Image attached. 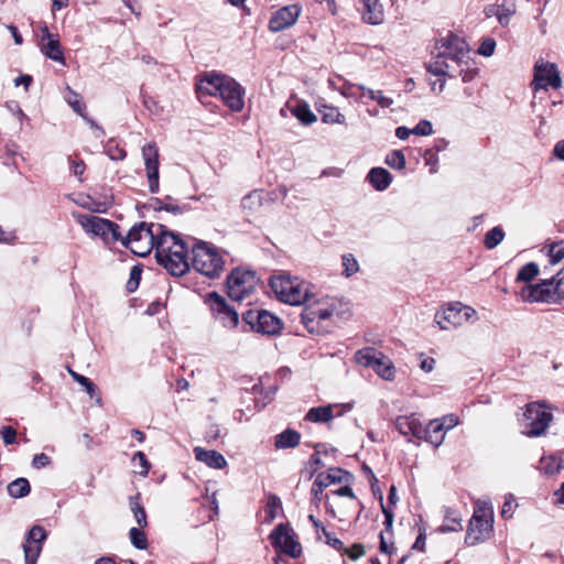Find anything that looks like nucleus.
<instances>
[{
	"mask_svg": "<svg viewBox=\"0 0 564 564\" xmlns=\"http://www.w3.org/2000/svg\"><path fill=\"white\" fill-rule=\"evenodd\" d=\"M156 240L155 258L172 275H183L189 270L188 247L173 231L164 227Z\"/></svg>",
	"mask_w": 564,
	"mask_h": 564,
	"instance_id": "f257e3e1",
	"label": "nucleus"
},
{
	"mask_svg": "<svg viewBox=\"0 0 564 564\" xmlns=\"http://www.w3.org/2000/svg\"><path fill=\"white\" fill-rule=\"evenodd\" d=\"M198 96H218L232 111H241L243 102V89L232 77L210 72L202 76L196 85Z\"/></svg>",
	"mask_w": 564,
	"mask_h": 564,
	"instance_id": "f03ea898",
	"label": "nucleus"
},
{
	"mask_svg": "<svg viewBox=\"0 0 564 564\" xmlns=\"http://www.w3.org/2000/svg\"><path fill=\"white\" fill-rule=\"evenodd\" d=\"M227 257V251L209 242L195 240L192 246L189 267L192 265L197 273L210 280H216L225 272Z\"/></svg>",
	"mask_w": 564,
	"mask_h": 564,
	"instance_id": "7ed1b4c3",
	"label": "nucleus"
},
{
	"mask_svg": "<svg viewBox=\"0 0 564 564\" xmlns=\"http://www.w3.org/2000/svg\"><path fill=\"white\" fill-rule=\"evenodd\" d=\"M301 314L302 322L311 333L325 330L326 324L330 321L334 313L338 310L340 303L336 297L322 296L316 299L313 293L305 303Z\"/></svg>",
	"mask_w": 564,
	"mask_h": 564,
	"instance_id": "20e7f679",
	"label": "nucleus"
},
{
	"mask_svg": "<svg viewBox=\"0 0 564 564\" xmlns=\"http://www.w3.org/2000/svg\"><path fill=\"white\" fill-rule=\"evenodd\" d=\"M270 288L279 301L295 306L303 305L312 293L308 282L289 274L272 276Z\"/></svg>",
	"mask_w": 564,
	"mask_h": 564,
	"instance_id": "39448f33",
	"label": "nucleus"
},
{
	"mask_svg": "<svg viewBox=\"0 0 564 564\" xmlns=\"http://www.w3.org/2000/svg\"><path fill=\"white\" fill-rule=\"evenodd\" d=\"M494 532V508L490 502L477 500L467 525L465 543L474 546L489 540Z\"/></svg>",
	"mask_w": 564,
	"mask_h": 564,
	"instance_id": "423d86ee",
	"label": "nucleus"
},
{
	"mask_svg": "<svg viewBox=\"0 0 564 564\" xmlns=\"http://www.w3.org/2000/svg\"><path fill=\"white\" fill-rule=\"evenodd\" d=\"M165 226L161 224L140 223L133 226L126 237L121 236L122 245L139 257L148 256L156 247V240L160 238Z\"/></svg>",
	"mask_w": 564,
	"mask_h": 564,
	"instance_id": "0eeeda50",
	"label": "nucleus"
},
{
	"mask_svg": "<svg viewBox=\"0 0 564 564\" xmlns=\"http://www.w3.org/2000/svg\"><path fill=\"white\" fill-rule=\"evenodd\" d=\"M436 55L427 66V72L440 77H454V69L458 66V37L449 33L446 37L437 42Z\"/></svg>",
	"mask_w": 564,
	"mask_h": 564,
	"instance_id": "6e6552de",
	"label": "nucleus"
},
{
	"mask_svg": "<svg viewBox=\"0 0 564 564\" xmlns=\"http://www.w3.org/2000/svg\"><path fill=\"white\" fill-rule=\"evenodd\" d=\"M355 360L362 367L373 369L383 380L391 381L395 377V369L390 358L373 347H365L356 351Z\"/></svg>",
	"mask_w": 564,
	"mask_h": 564,
	"instance_id": "1a4fd4ad",
	"label": "nucleus"
},
{
	"mask_svg": "<svg viewBox=\"0 0 564 564\" xmlns=\"http://www.w3.org/2000/svg\"><path fill=\"white\" fill-rule=\"evenodd\" d=\"M523 416V434L530 437L544 434L553 419V414L546 409L544 402L529 403Z\"/></svg>",
	"mask_w": 564,
	"mask_h": 564,
	"instance_id": "9d476101",
	"label": "nucleus"
},
{
	"mask_svg": "<svg viewBox=\"0 0 564 564\" xmlns=\"http://www.w3.org/2000/svg\"><path fill=\"white\" fill-rule=\"evenodd\" d=\"M76 220L87 234L98 236L106 242H115L121 239L119 226L111 220L83 214H78Z\"/></svg>",
	"mask_w": 564,
	"mask_h": 564,
	"instance_id": "9b49d317",
	"label": "nucleus"
},
{
	"mask_svg": "<svg viewBox=\"0 0 564 564\" xmlns=\"http://www.w3.org/2000/svg\"><path fill=\"white\" fill-rule=\"evenodd\" d=\"M257 276L251 271L235 269L227 276L228 295L231 300L240 302L253 292L257 285Z\"/></svg>",
	"mask_w": 564,
	"mask_h": 564,
	"instance_id": "f8f14e48",
	"label": "nucleus"
},
{
	"mask_svg": "<svg viewBox=\"0 0 564 564\" xmlns=\"http://www.w3.org/2000/svg\"><path fill=\"white\" fill-rule=\"evenodd\" d=\"M533 72L534 74L531 87L534 91L541 89L546 90L549 86L554 89H560L563 85L562 77L556 64L554 63L540 58L536 61Z\"/></svg>",
	"mask_w": 564,
	"mask_h": 564,
	"instance_id": "ddd939ff",
	"label": "nucleus"
},
{
	"mask_svg": "<svg viewBox=\"0 0 564 564\" xmlns=\"http://www.w3.org/2000/svg\"><path fill=\"white\" fill-rule=\"evenodd\" d=\"M520 296L522 301L529 303H560L554 278L545 279L536 284L524 285L520 291Z\"/></svg>",
	"mask_w": 564,
	"mask_h": 564,
	"instance_id": "4468645a",
	"label": "nucleus"
},
{
	"mask_svg": "<svg viewBox=\"0 0 564 564\" xmlns=\"http://www.w3.org/2000/svg\"><path fill=\"white\" fill-rule=\"evenodd\" d=\"M243 319L251 326V328L263 335H274L282 328L281 319L272 313L260 311H248L243 314Z\"/></svg>",
	"mask_w": 564,
	"mask_h": 564,
	"instance_id": "2eb2a0df",
	"label": "nucleus"
},
{
	"mask_svg": "<svg viewBox=\"0 0 564 564\" xmlns=\"http://www.w3.org/2000/svg\"><path fill=\"white\" fill-rule=\"evenodd\" d=\"M206 303L208 304L215 317L225 327L234 328L237 326L239 321L238 313L227 304L225 297L217 294L216 292H213L207 295Z\"/></svg>",
	"mask_w": 564,
	"mask_h": 564,
	"instance_id": "dca6fc26",
	"label": "nucleus"
},
{
	"mask_svg": "<svg viewBox=\"0 0 564 564\" xmlns=\"http://www.w3.org/2000/svg\"><path fill=\"white\" fill-rule=\"evenodd\" d=\"M458 424V419L454 415H448L442 420H432L423 427L422 440L437 447L444 441L445 434Z\"/></svg>",
	"mask_w": 564,
	"mask_h": 564,
	"instance_id": "f3484780",
	"label": "nucleus"
},
{
	"mask_svg": "<svg viewBox=\"0 0 564 564\" xmlns=\"http://www.w3.org/2000/svg\"><path fill=\"white\" fill-rule=\"evenodd\" d=\"M149 188L151 193L159 192V149L155 142L142 147Z\"/></svg>",
	"mask_w": 564,
	"mask_h": 564,
	"instance_id": "a211bd4d",
	"label": "nucleus"
},
{
	"mask_svg": "<svg viewBox=\"0 0 564 564\" xmlns=\"http://www.w3.org/2000/svg\"><path fill=\"white\" fill-rule=\"evenodd\" d=\"M272 544L280 549L283 553L297 557L301 554V545L290 534L288 528L284 524H279L270 534Z\"/></svg>",
	"mask_w": 564,
	"mask_h": 564,
	"instance_id": "6ab92c4d",
	"label": "nucleus"
},
{
	"mask_svg": "<svg viewBox=\"0 0 564 564\" xmlns=\"http://www.w3.org/2000/svg\"><path fill=\"white\" fill-rule=\"evenodd\" d=\"M301 7L290 4L279 9L269 21V29L272 32H280L292 26L301 14Z\"/></svg>",
	"mask_w": 564,
	"mask_h": 564,
	"instance_id": "aec40b11",
	"label": "nucleus"
},
{
	"mask_svg": "<svg viewBox=\"0 0 564 564\" xmlns=\"http://www.w3.org/2000/svg\"><path fill=\"white\" fill-rule=\"evenodd\" d=\"M517 2L518 0H501L499 3L488 4L484 8V14L486 18L495 17L502 28H507L517 13Z\"/></svg>",
	"mask_w": 564,
	"mask_h": 564,
	"instance_id": "412c9836",
	"label": "nucleus"
},
{
	"mask_svg": "<svg viewBox=\"0 0 564 564\" xmlns=\"http://www.w3.org/2000/svg\"><path fill=\"white\" fill-rule=\"evenodd\" d=\"M46 538V532L41 525H34L26 536L23 544L24 557L26 564H35L42 550V543Z\"/></svg>",
	"mask_w": 564,
	"mask_h": 564,
	"instance_id": "4be33fe9",
	"label": "nucleus"
},
{
	"mask_svg": "<svg viewBox=\"0 0 564 564\" xmlns=\"http://www.w3.org/2000/svg\"><path fill=\"white\" fill-rule=\"evenodd\" d=\"M41 52L50 59L65 65V57L57 35L52 34L46 25L42 26Z\"/></svg>",
	"mask_w": 564,
	"mask_h": 564,
	"instance_id": "5701e85b",
	"label": "nucleus"
},
{
	"mask_svg": "<svg viewBox=\"0 0 564 564\" xmlns=\"http://www.w3.org/2000/svg\"><path fill=\"white\" fill-rule=\"evenodd\" d=\"M394 427L404 436L412 435L417 440H422L423 426L416 414L399 415L394 420Z\"/></svg>",
	"mask_w": 564,
	"mask_h": 564,
	"instance_id": "b1692460",
	"label": "nucleus"
},
{
	"mask_svg": "<svg viewBox=\"0 0 564 564\" xmlns=\"http://www.w3.org/2000/svg\"><path fill=\"white\" fill-rule=\"evenodd\" d=\"M359 10L362 20L371 25L381 24L384 20V10L380 0H359Z\"/></svg>",
	"mask_w": 564,
	"mask_h": 564,
	"instance_id": "393cba45",
	"label": "nucleus"
},
{
	"mask_svg": "<svg viewBox=\"0 0 564 564\" xmlns=\"http://www.w3.org/2000/svg\"><path fill=\"white\" fill-rule=\"evenodd\" d=\"M194 455L198 462L204 463L210 468L223 469L227 465L225 457L216 451H208L202 447H195Z\"/></svg>",
	"mask_w": 564,
	"mask_h": 564,
	"instance_id": "a878e982",
	"label": "nucleus"
},
{
	"mask_svg": "<svg viewBox=\"0 0 564 564\" xmlns=\"http://www.w3.org/2000/svg\"><path fill=\"white\" fill-rule=\"evenodd\" d=\"M435 322L441 329L448 330L456 328L458 324V308L455 305H448L447 307L438 311L435 314Z\"/></svg>",
	"mask_w": 564,
	"mask_h": 564,
	"instance_id": "bb28decb",
	"label": "nucleus"
},
{
	"mask_svg": "<svg viewBox=\"0 0 564 564\" xmlns=\"http://www.w3.org/2000/svg\"><path fill=\"white\" fill-rule=\"evenodd\" d=\"M367 180L375 189L384 191L391 184L392 176L389 171L383 167H372L367 175Z\"/></svg>",
	"mask_w": 564,
	"mask_h": 564,
	"instance_id": "cd10ccee",
	"label": "nucleus"
},
{
	"mask_svg": "<svg viewBox=\"0 0 564 564\" xmlns=\"http://www.w3.org/2000/svg\"><path fill=\"white\" fill-rule=\"evenodd\" d=\"M301 435L299 432L288 429L278 434L274 438V446L278 449L294 448L300 444Z\"/></svg>",
	"mask_w": 564,
	"mask_h": 564,
	"instance_id": "c85d7f7f",
	"label": "nucleus"
},
{
	"mask_svg": "<svg viewBox=\"0 0 564 564\" xmlns=\"http://www.w3.org/2000/svg\"><path fill=\"white\" fill-rule=\"evenodd\" d=\"M334 406L328 404L324 406H315L308 410L305 419L314 423L329 422L334 417Z\"/></svg>",
	"mask_w": 564,
	"mask_h": 564,
	"instance_id": "c756f323",
	"label": "nucleus"
},
{
	"mask_svg": "<svg viewBox=\"0 0 564 564\" xmlns=\"http://www.w3.org/2000/svg\"><path fill=\"white\" fill-rule=\"evenodd\" d=\"M443 522L438 527V531L442 533H448L456 531L458 524V512L455 508L444 507L442 509Z\"/></svg>",
	"mask_w": 564,
	"mask_h": 564,
	"instance_id": "7c9ffc66",
	"label": "nucleus"
},
{
	"mask_svg": "<svg viewBox=\"0 0 564 564\" xmlns=\"http://www.w3.org/2000/svg\"><path fill=\"white\" fill-rule=\"evenodd\" d=\"M341 469H330L327 473H321L316 476L314 486H318L319 488H327L332 484L341 482Z\"/></svg>",
	"mask_w": 564,
	"mask_h": 564,
	"instance_id": "2f4dec72",
	"label": "nucleus"
},
{
	"mask_svg": "<svg viewBox=\"0 0 564 564\" xmlns=\"http://www.w3.org/2000/svg\"><path fill=\"white\" fill-rule=\"evenodd\" d=\"M70 93V97L67 99L69 106L73 108V110L78 113L79 116H82L89 124L91 128L96 129L99 134L97 137H100V135H104L105 132L104 130L98 127L94 120L87 118L84 113V109H85V105L80 102L79 100V96L74 93V91H69Z\"/></svg>",
	"mask_w": 564,
	"mask_h": 564,
	"instance_id": "473e14b6",
	"label": "nucleus"
},
{
	"mask_svg": "<svg viewBox=\"0 0 564 564\" xmlns=\"http://www.w3.org/2000/svg\"><path fill=\"white\" fill-rule=\"evenodd\" d=\"M31 486L26 478H18L8 485V494L12 498H23L30 494Z\"/></svg>",
	"mask_w": 564,
	"mask_h": 564,
	"instance_id": "72a5a7b5",
	"label": "nucleus"
},
{
	"mask_svg": "<svg viewBox=\"0 0 564 564\" xmlns=\"http://www.w3.org/2000/svg\"><path fill=\"white\" fill-rule=\"evenodd\" d=\"M264 200V192L261 189H254L248 195H246L241 200V206L243 209L248 210H257L262 206Z\"/></svg>",
	"mask_w": 564,
	"mask_h": 564,
	"instance_id": "f704fd0d",
	"label": "nucleus"
},
{
	"mask_svg": "<svg viewBox=\"0 0 564 564\" xmlns=\"http://www.w3.org/2000/svg\"><path fill=\"white\" fill-rule=\"evenodd\" d=\"M292 113L305 126H310L316 121V116L310 109L307 104H299L292 109Z\"/></svg>",
	"mask_w": 564,
	"mask_h": 564,
	"instance_id": "c9c22d12",
	"label": "nucleus"
},
{
	"mask_svg": "<svg viewBox=\"0 0 564 564\" xmlns=\"http://www.w3.org/2000/svg\"><path fill=\"white\" fill-rule=\"evenodd\" d=\"M319 112L322 116V121L325 123H345V116L336 107L324 106Z\"/></svg>",
	"mask_w": 564,
	"mask_h": 564,
	"instance_id": "e433bc0d",
	"label": "nucleus"
},
{
	"mask_svg": "<svg viewBox=\"0 0 564 564\" xmlns=\"http://www.w3.org/2000/svg\"><path fill=\"white\" fill-rule=\"evenodd\" d=\"M505 238V231L502 227L496 226L491 228L484 238V246L488 250L495 249Z\"/></svg>",
	"mask_w": 564,
	"mask_h": 564,
	"instance_id": "4c0bfd02",
	"label": "nucleus"
},
{
	"mask_svg": "<svg viewBox=\"0 0 564 564\" xmlns=\"http://www.w3.org/2000/svg\"><path fill=\"white\" fill-rule=\"evenodd\" d=\"M360 97H367L370 100H375L382 108H388L393 104L392 98L384 96L381 90H373L367 87L366 90H362Z\"/></svg>",
	"mask_w": 564,
	"mask_h": 564,
	"instance_id": "58836bf2",
	"label": "nucleus"
},
{
	"mask_svg": "<svg viewBox=\"0 0 564 564\" xmlns=\"http://www.w3.org/2000/svg\"><path fill=\"white\" fill-rule=\"evenodd\" d=\"M539 265L535 262H529L520 268L517 280L521 282H530L539 274Z\"/></svg>",
	"mask_w": 564,
	"mask_h": 564,
	"instance_id": "ea45409f",
	"label": "nucleus"
},
{
	"mask_svg": "<svg viewBox=\"0 0 564 564\" xmlns=\"http://www.w3.org/2000/svg\"><path fill=\"white\" fill-rule=\"evenodd\" d=\"M280 509H281L280 498L272 494L269 495L267 505H265V513H267L265 522H272L275 519L276 513Z\"/></svg>",
	"mask_w": 564,
	"mask_h": 564,
	"instance_id": "a19ab883",
	"label": "nucleus"
},
{
	"mask_svg": "<svg viewBox=\"0 0 564 564\" xmlns=\"http://www.w3.org/2000/svg\"><path fill=\"white\" fill-rule=\"evenodd\" d=\"M386 163L394 170H403L405 167V156L400 150H394L386 156Z\"/></svg>",
	"mask_w": 564,
	"mask_h": 564,
	"instance_id": "79ce46f5",
	"label": "nucleus"
},
{
	"mask_svg": "<svg viewBox=\"0 0 564 564\" xmlns=\"http://www.w3.org/2000/svg\"><path fill=\"white\" fill-rule=\"evenodd\" d=\"M129 536L134 547L139 550H145L148 547V540L142 530L132 528L130 529Z\"/></svg>",
	"mask_w": 564,
	"mask_h": 564,
	"instance_id": "37998d69",
	"label": "nucleus"
},
{
	"mask_svg": "<svg viewBox=\"0 0 564 564\" xmlns=\"http://www.w3.org/2000/svg\"><path fill=\"white\" fill-rule=\"evenodd\" d=\"M105 151L107 155L115 161H121L126 158V151L113 141H109L106 144Z\"/></svg>",
	"mask_w": 564,
	"mask_h": 564,
	"instance_id": "c03bdc74",
	"label": "nucleus"
},
{
	"mask_svg": "<svg viewBox=\"0 0 564 564\" xmlns=\"http://www.w3.org/2000/svg\"><path fill=\"white\" fill-rule=\"evenodd\" d=\"M549 263L551 265H555L560 263L564 259V245L555 243L552 245L549 249Z\"/></svg>",
	"mask_w": 564,
	"mask_h": 564,
	"instance_id": "a18cd8bd",
	"label": "nucleus"
},
{
	"mask_svg": "<svg viewBox=\"0 0 564 564\" xmlns=\"http://www.w3.org/2000/svg\"><path fill=\"white\" fill-rule=\"evenodd\" d=\"M341 260H343V268H344L343 273L347 278L351 276L352 274H355L358 271L359 265L352 254H350V253L344 254Z\"/></svg>",
	"mask_w": 564,
	"mask_h": 564,
	"instance_id": "49530a36",
	"label": "nucleus"
},
{
	"mask_svg": "<svg viewBox=\"0 0 564 564\" xmlns=\"http://www.w3.org/2000/svg\"><path fill=\"white\" fill-rule=\"evenodd\" d=\"M132 462L138 469V473L142 476H147L151 467L149 460L142 452H137L133 455Z\"/></svg>",
	"mask_w": 564,
	"mask_h": 564,
	"instance_id": "de8ad7c7",
	"label": "nucleus"
},
{
	"mask_svg": "<svg viewBox=\"0 0 564 564\" xmlns=\"http://www.w3.org/2000/svg\"><path fill=\"white\" fill-rule=\"evenodd\" d=\"M69 373L72 375V377L74 378L75 381H77L79 384H82L85 388L86 392L90 397L95 395L96 386L94 382L90 381V379H88L87 377H84L82 375H78L77 372H75L73 370H69Z\"/></svg>",
	"mask_w": 564,
	"mask_h": 564,
	"instance_id": "09e8293b",
	"label": "nucleus"
},
{
	"mask_svg": "<svg viewBox=\"0 0 564 564\" xmlns=\"http://www.w3.org/2000/svg\"><path fill=\"white\" fill-rule=\"evenodd\" d=\"M356 90H360L362 93V90H366V86L357 84H345L340 88V94L346 98L362 99L360 95H357Z\"/></svg>",
	"mask_w": 564,
	"mask_h": 564,
	"instance_id": "8fccbe9b",
	"label": "nucleus"
},
{
	"mask_svg": "<svg viewBox=\"0 0 564 564\" xmlns=\"http://www.w3.org/2000/svg\"><path fill=\"white\" fill-rule=\"evenodd\" d=\"M131 510L134 514L135 521L140 527L147 525V513L144 508L138 501L130 502Z\"/></svg>",
	"mask_w": 564,
	"mask_h": 564,
	"instance_id": "3c124183",
	"label": "nucleus"
},
{
	"mask_svg": "<svg viewBox=\"0 0 564 564\" xmlns=\"http://www.w3.org/2000/svg\"><path fill=\"white\" fill-rule=\"evenodd\" d=\"M517 508L516 498L512 495H507L505 498V502L501 508V517L502 518H511L514 510Z\"/></svg>",
	"mask_w": 564,
	"mask_h": 564,
	"instance_id": "603ef678",
	"label": "nucleus"
},
{
	"mask_svg": "<svg viewBox=\"0 0 564 564\" xmlns=\"http://www.w3.org/2000/svg\"><path fill=\"white\" fill-rule=\"evenodd\" d=\"M495 48H496V41L491 37H487L481 42L477 52L479 55L489 57L494 54Z\"/></svg>",
	"mask_w": 564,
	"mask_h": 564,
	"instance_id": "864d4df0",
	"label": "nucleus"
},
{
	"mask_svg": "<svg viewBox=\"0 0 564 564\" xmlns=\"http://www.w3.org/2000/svg\"><path fill=\"white\" fill-rule=\"evenodd\" d=\"M433 127L432 123L429 120H421L414 128H413V134L415 135H422L426 137L432 134Z\"/></svg>",
	"mask_w": 564,
	"mask_h": 564,
	"instance_id": "5fc2aeb1",
	"label": "nucleus"
},
{
	"mask_svg": "<svg viewBox=\"0 0 564 564\" xmlns=\"http://www.w3.org/2000/svg\"><path fill=\"white\" fill-rule=\"evenodd\" d=\"M0 434L6 445H11L17 441V431L11 426H2Z\"/></svg>",
	"mask_w": 564,
	"mask_h": 564,
	"instance_id": "6e6d98bb",
	"label": "nucleus"
},
{
	"mask_svg": "<svg viewBox=\"0 0 564 564\" xmlns=\"http://www.w3.org/2000/svg\"><path fill=\"white\" fill-rule=\"evenodd\" d=\"M322 533H323V535L325 536L326 543H327L328 545L333 546V547H334L335 550H337V551H341V550H344V543H343L339 539H337V538L333 536V535H332V534L326 530V528H325V527H322Z\"/></svg>",
	"mask_w": 564,
	"mask_h": 564,
	"instance_id": "4d7b16f0",
	"label": "nucleus"
},
{
	"mask_svg": "<svg viewBox=\"0 0 564 564\" xmlns=\"http://www.w3.org/2000/svg\"><path fill=\"white\" fill-rule=\"evenodd\" d=\"M554 278L555 289L561 301H564V267L556 273Z\"/></svg>",
	"mask_w": 564,
	"mask_h": 564,
	"instance_id": "13d9d810",
	"label": "nucleus"
},
{
	"mask_svg": "<svg viewBox=\"0 0 564 564\" xmlns=\"http://www.w3.org/2000/svg\"><path fill=\"white\" fill-rule=\"evenodd\" d=\"M343 551L349 556V558L354 561L358 560L365 554V549L361 544H354L349 549L344 547Z\"/></svg>",
	"mask_w": 564,
	"mask_h": 564,
	"instance_id": "bf43d9fd",
	"label": "nucleus"
},
{
	"mask_svg": "<svg viewBox=\"0 0 564 564\" xmlns=\"http://www.w3.org/2000/svg\"><path fill=\"white\" fill-rule=\"evenodd\" d=\"M426 544V533L424 528H420L419 535L412 546L413 550L424 552Z\"/></svg>",
	"mask_w": 564,
	"mask_h": 564,
	"instance_id": "052dcab7",
	"label": "nucleus"
},
{
	"mask_svg": "<svg viewBox=\"0 0 564 564\" xmlns=\"http://www.w3.org/2000/svg\"><path fill=\"white\" fill-rule=\"evenodd\" d=\"M50 463H51L50 457L46 454L41 453V454H36L33 457L32 466L34 468L39 469V468H43V467L47 466Z\"/></svg>",
	"mask_w": 564,
	"mask_h": 564,
	"instance_id": "680f3d73",
	"label": "nucleus"
},
{
	"mask_svg": "<svg viewBox=\"0 0 564 564\" xmlns=\"http://www.w3.org/2000/svg\"><path fill=\"white\" fill-rule=\"evenodd\" d=\"M381 510H382V513L384 514V525H386L387 530L390 531L392 529L393 519H394L393 511L390 508L386 507L382 501H381Z\"/></svg>",
	"mask_w": 564,
	"mask_h": 564,
	"instance_id": "e2e57ef3",
	"label": "nucleus"
},
{
	"mask_svg": "<svg viewBox=\"0 0 564 564\" xmlns=\"http://www.w3.org/2000/svg\"><path fill=\"white\" fill-rule=\"evenodd\" d=\"M460 313L467 322H474L477 318V312L470 306L460 304Z\"/></svg>",
	"mask_w": 564,
	"mask_h": 564,
	"instance_id": "0e129e2a",
	"label": "nucleus"
},
{
	"mask_svg": "<svg viewBox=\"0 0 564 564\" xmlns=\"http://www.w3.org/2000/svg\"><path fill=\"white\" fill-rule=\"evenodd\" d=\"M140 269H138V267H133L131 269V273H130V280L128 282V288H129V291H133L134 288L138 285V279L140 276Z\"/></svg>",
	"mask_w": 564,
	"mask_h": 564,
	"instance_id": "69168bd1",
	"label": "nucleus"
},
{
	"mask_svg": "<svg viewBox=\"0 0 564 564\" xmlns=\"http://www.w3.org/2000/svg\"><path fill=\"white\" fill-rule=\"evenodd\" d=\"M85 169H86V165L82 160L72 161V172L75 176H77V177L82 176L85 172Z\"/></svg>",
	"mask_w": 564,
	"mask_h": 564,
	"instance_id": "338daca9",
	"label": "nucleus"
},
{
	"mask_svg": "<svg viewBox=\"0 0 564 564\" xmlns=\"http://www.w3.org/2000/svg\"><path fill=\"white\" fill-rule=\"evenodd\" d=\"M553 155L556 159L564 161V140H560L555 143L553 148Z\"/></svg>",
	"mask_w": 564,
	"mask_h": 564,
	"instance_id": "774afa93",
	"label": "nucleus"
}]
</instances>
